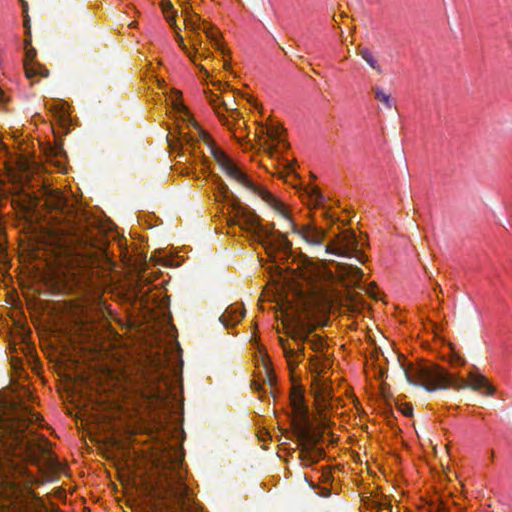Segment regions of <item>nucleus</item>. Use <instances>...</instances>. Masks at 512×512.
<instances>
[{
	"label": "nucleus",
	"instance_id": "20",
	"mask_svg": "<svg viewBox=\"0 0 512 512\" xmlns=\"http://www.w3.org/2000/svg\"><path fill=\"white\" fill-rule=\"evenodd\" d=\"M245 315V309L240 304L229 306L221 316V321L225 326H234L239 323Z\"/></svg>",
	"mask_w": 512,
	"mask_h": 512
},
{
	"label": "nucleus",
	"instance_id": "28",
	"mask_svg": "<svg viewBox=\"0 0 512 512\" xmlns=\"http://www.w3.org/2000/svg\"><path fill=\"white\" fill-rule=\"evenodd\" d=\"M398 409H399V411H400L403 415H405V416H407V417L411 416V415H412V412H413V408H412V406H411L409 403H402V404H400V405L398 406Z\"/></svg>",
	"mask_w": 512,
	"mask_h": 512
},
{
	"label": "nucleus",
	"instance_id": "33",
	"mask_svg": "<svg viewBox=\"0 0 512 512\" xmlns=\"http://www.w3.org/2000/svg\"><path fill=\"white\" fill-rule=\"evenodd\" d=\"M135 22H131L130 26L135 27Z\"/></svg>",
	"mask_w": 512,
	"mask_h": 512
},
{
	"label": "nucleus",
	"instance_id": "23",
	"mask_svg": "<svg viewBox=\"0 0 512 512\" xmlns=\"http://www.w3.org/2000/svg\"><path fill=\"white\" fill-rule=\"evenodd\" d=\"M359 55L363 58V60L366 61V63L374 70L378 71V72H381V67L377 61V59L375 58V56L373 55V53L367 49V48H362L359 50Z\"/></svg>",
	"mask_w": 512,
	"mask_h": 512
},
{
	"label": "nucleus",
	"instance_id": "4",
	"mask_svg": "<svg viewBox=\"0 0 512 512\" xmlns=\"http://www.w3.org/2000/svg\"><path fill=\"white\" fill-rule=\"evenodd\" d=\"M214 185V197L217 202L228 200L227 224L238 226L241 230L250 234L265 249L270 261L274 262L277 270V283L293 278L298 272L292 273L288 266L291 262L305 255L292 256L291 243L280 231L274 230V226H264L260 217L247 205L235 197H230L228 186L216 175L211 177Z\"/></svg>",
	"mask_w": 512,
	"mask_h": 512
},
{
	"label": "nucleus",
	"instance_id": "11",
	"mask_svg": "<svg viewBox=\"0 0 512 512\" xmlns=\"http://www.w3.org/2000/svg\"><path fill=\"white\" fill-rule=\"evenodd\" d=\"M41 198L44 200V206L49 213H55L52 218H65L66 215L71 213V208L67 205V199L63 196L62 192L58 189H52L47 185H43L40 191V196L26 192L22 188V192L19 193L18 197L13 199V203L16 204L22 210V216L29 221H38V207L40 206Z\"/></svg>",
	"mask_w": 512,
	"mask_h": 512
},
{
	"label": "nucleus",
	"instance_id": "30",
	"mask_svg": "<svg viewBox=\"0 0 512 512\" xmlns=\"http://www.w3.org/2000/svg\"><path fill=\"white\" fill-rule=\"evenodd\" d=\"M4 102H5L4 91L2 89H0V103H4Z\"/></svg>",
	"mask_w": 512,
	"mask_h": 512
},
{
	"label": "nucleus",
	"instance_id": "16",
	"mask_svg": "<svg viewBox=\"0 0 512 512\" xmlns=\"http://www.w3.org/2000/svg\"><path fill=\"white\" fill-rule=\"evenodd\" d=\"M286 209L288 211L287 217H284L283 215H279L284 220V225L282 226V228L285 231L283 233L285 236L289 231H291L293 233H297L302 239H304L309 244L322 243V241L324 240V237H325V231L323 229L317 228L310 224L304 225L298 229L292 219L291 211L287 205H286Z\"/></svg>",
	"mask_w": 512,
	"mask_h": 512
},
{
	"label": "nucleus",
	"instance_id": "2",
	"mask_svg": "<svg viewBox=\"0 0 512 512\" xmlns=\"http://www.w3.org/2000/svg\"><path fill=\"white\" fill-rule=\"evenodd\" d=\"M41 427V416L22 403L11 402L0 407V449L6 455L0 464L1 482L7 488L8 497L18 498L36 481L28 463L49 476L64 469L52 452L50 442L38 434Z\"/></svg>",
	"mask_w": 512,
	"mask_h": 512
},
{
	"label": "nucleus",
	"instance_id": "14",
	"mask_svg": "<svg viewBox=\"0 0 512 512\" xmlns=\"http://www.w3.org/2000/svg\"><path fill=\"white\" fill-rule=\"evenodd\" d=\"M110 271L111 263L105 256L91 254L76 259V267L71 275L76 285L85 286L87 281H92L93 275H109Z\"/></svg>",
	"mask_w": 512,
	"mask_h": 512
},
{
	"label": "nucleus",
	"instance_id": "13",
	"mask_svg": "<svg viewBox=\"0 0 512 512\" xmlns=\"http://www.w3.org/2000/svg\"><path fill=\"white\" fill-rule=\"evenodd\" d=\"M205 93L221 124L226 126L239 144L246 149L248 145V141H246L248 133L246 132V123L240 117L239 111L229 107L225 99L220 98L216 93L212 91Z\"/></svg>",
	"mask_w": 512,
	"mask_h": 512
},
{
	"label": "nucleus",
	"instance_id": "15",
	"mask_svg": "<svg viewBox=\"0 0 512 512\" xmlns=\"http://www.w3.org/2000/svg\"><path fill=\"white\" fill-rule=\"evenodd\" d=\"M327 253L342 256H353L361 263L365 262V255L357 249V240L354 232L344 230L326 246Z\"/></svg>",
	"mask_w": 512,
	"mask_h": 512
},
{
	"label": "nucleus",
	"instance_id": "22",
	"mask_svg": "<svg viewBox=\"0 0 512 512\" xmlns=\"http://www.w3.org/2000/svg\"><path fill=\"white\" fill-rule=\"evenodd\" d=\"M299 457L301 460V464L305 467H308V466H311L312 464L316 463L319 460L320 454L315 451L302 449Z\"/></svg>",
	"mask_w": 512,
	"mask_h": 512
},
{
	"label": "nucleus",
	"instance_id": "18",
	"mask_svg": "<svg viewBox=\"0 0 512 512\" xmlns=\"http://www.w3.org/2000/svg\"><path fill=\"white\" fill-rule=\"evenodd\" d=\"M46 105L62 128L67 129L71 125L70 107L67 102L60 99H52Z\"/></svg>",
	"mask_w": 512,
	"mask_h": 512
},
{
	"label": "nucleus",
	"instance_id": "12",
	"mask_svg": "<svg viewBox=\"0 0 512 512\" xmlns=\"http://www.w3.org/2000/svg\"><path fill=\"white\" fill-rule=\"evenodd\" d=\"M255 136L259 148L271 159L283 162L287 173L295 169V163L284 158V153L288 150L289 144L286 138V132L283 127L272 120L266 124H261L256 128Z\"/></svg>",
	"mask_w": 512,
	"mask_h": 512
},
{
	"label": "nucleus",
	"instance_id": "7",
	"mask_svg": "<svg viewBox=\"0 0 512 512\" xmlns=\"http://www.w3.org/2000/svg\"><path fill=\"white\" fill-rule=\"evenodd\" d=\"M404 372L410 383L420 385L428 391L449 387L458 389L469 387L486 396H492L496 391L488 378L475 369L468 373L466 381L448 374L437 365L409 364Z\"/></svg>",
	"mask_w": 512,
	"mask_h": 512
},
{
	"label": "nucleus",
	"instance_id": "17",
	"mask_svg": "<svg viewBox=\"0 0 512 512\" xmlns=\"http://www.w3.org/2000/svg\"><path fill=\"white\" fill-rule=\"evenodd\" d=\"M255 374L259 381L273 384L275 380L274 372L271 366L269 356L263 346L258 345L254 354Z\"/></svg>",
	"mask_w": 512,
	"mask_h": 512
},
{
	"label": "nucleus",
	"instance_id": "6",
	"mask_svg": "<svg viewBox=\"0 0 512 512\" xmlns=\"http://www.w3.org/2000/svg\"><path fill=\"white\" fill-rule=\"evenodd\" d=\"M311 392L314 396L317 415L310 418L304 401V392L293 387L290 392V420L298 437L304 441H316L330 426L332 409V388L328 378L312 379Z\"/></svg>",
	"mask_w": 512,
	"mask_h": 512
},
{
	"label": "nucleus",
	"instance_id": "5",
	"mask_svg": "<svg viewBox=\"0 0 512 512\" xmlns=\"http://www.w3.org/2000/svg\"><path fill=\"white\" fill-rule=\"evenodd\" d=\"M178 3L184 17L186 39L176 32V42L189 60L199 68L201 77L205 80L209 79L211 77L210 69H214L210 64L213 62L212 52L207 42L204 41L203 35L223 55V68L228 70L230 62L226 56L229 51L222 42L219 29L194 13L189 5V0H178Z\"/></svg>",
	"mask_w": 512,
	"mask_h": 512
},
{
	"label": "nucleus",
	"instance_id": "9",
	"mask_svg": "<svg viewBox=\"0 0 512 512\" xmlns=\"http://www.w3.org/2000/svg\"><path fill=\"white\" fill-rule=\"evenodd\" d=\"M65 376L70 381L67 387L68 398L77 409L76 417L85 425L108 423L111 428H115L110 421L113 415L107 413L108 396L94 390L90 381L83 376H77L69 371L65 372Z\"/></svg>",
	"mask_w": 512,
	"mask_h": 512
},
{
	"label": "nucleus",
	"instance_id": "31",
	"mask_svg": "<svg viewBox=\"0 0 512 512\" xmlns=\"http://www.w3.org/2000/svg\"><path fill=\"white\" fill-rule=\"evenodd\" d=\"M437 510H438L439 512H445V511H444V509H443L442 507H440V506H438V507H437Z\"/></svg>",
	"mask_w": 512,
	"mask_h": 512
},
{
	"label": "nucleus",
	"instance_id": "26",
	"mask_svg": "<svg viewBox=\"0 0 512 512\" xmlns=\"http://www.w3.org/2000/svg\"><path fill=\"white\" fill-rule=\"evenodd\" d=\"M161 6L167 20L171 21L174 16L173 4L171 0H161Z\"/></svg>",
	"mask_w": 512,
	"mask_h": 512
},
{
	"label": "nucleus",
	"instance_id": "29",
	"mask_svg": "<svg viewBox=\"0 0 512 512\" xmlns=\"http://www.w3.org/2000/svg\"><path fill=\"white\" fill-rule=\"evenodd\" d=\"M27 47H32V45H31V37L30 36H28L24 40V50L27 49Z\"/></svg>",
	"mask_w": 512,
	"mask_h": 512
},
{
	"label": "nucleus",
	"instance_id": "1",
	"mask_svg": "<svg viewBox=\"0 0 512 512\" xmlns=\"http://www.w3.org/2000/svg\"><path fill=\"white\" fill-rule=\"evenodd\" d=\"M293 278L279 283L284 292L278 300L280 319L291 340L279 338L289 369L294 370L304 359V343L322 353L326 342L319 335L309 334L319 325L332 303L331 287L337 278L343 285L357 286L363 277L360 268L338 263L335 275L322 260L299 257L288 266Z\"/></svg>",
	"mask_w": 512,
	"mask_h": 512
},
{
	"label": "nucleus",
	"instance_id": "8",
	"mask_svg": "<svg viewBox=\"0 0 512 512\" xmlns=\"http://www.w3.org/2000/svg\"><path fill=\"white\" fill-rule=\"evenodd\" d=\"M182 462V452L172 446L165 448L156 460V468L160 474L161 496L173 502L175 506V511L167 512H191L193 498L183 479Z\"/></svg>",
	"mask_w": 512,
	"mask_h": 512
},
{
	"label": "nucleus",
	"instance_id": "10",
	"mask_svg": "<svg viewBox=\"0 0 512 512\" xmlns=\"http://www.w3.org/2000/svg\"><path fill=\"white\" fill-rule=\"evenodd\" d=\"M120 386H123V383H120ZM101 394L108 396L107 403L109 407L107 413L113 415L110 417L111 423L117 420L122 421L130 410L136 413L145 406L148 408L159 407L166 398L165 392L159 388H136L126 381L121 391V403L116 401L113 393H106L104 390Z\"/></svg>",
	"mask_w": 512,
	"mask_h": 512
},
{
	"label": "nucleus",
	"instance_id": "24",
	"mask_svg": "<svg viewBox=\"0 0 512 512\" xmlns=\"http://www.w3.org/2000/svg\"><path fill=\"white\" fill-rule=\"evenodd\" d=\"M375 98L381 102L386 108L390 109L393 106L391 97L384 90L380 88L375 89Z\"/></svg>",
	"mask_w": 512,
	"mask_h": 512
},
{
	"label": "nucleus",
	"instance_id": "32",
	"mask_svg": "<svg viewBox=\"0 0 512 512\" xmlns=\"http://www.w3.org/2000/svg\"><path fill=\"white\" fill-rule=\"evenodd\" d=\"M212 85L216 86V85H219L220 86V83H216V82H213L211 81Z\"/></svg>",
	"mask_w": 512,
	"mask_h": 512
},
{
	"label": "nucleus",
	"instance_id": "27",
	"mask_svg": "<svg viewBox=\"0 0 512 512\" xmlns=\"http://www.w3.org/2000/svg\"><path fill=\"white\" fill-rule=\"evenodd\" d=\"M310 198L314 206H319L322 202V195L320 190L318 188H312Z\"/></svg>",
	"mask_w": 512,
	"mask_h": 512
},
{
	"label": "nucleus",
	"instance_id": "25",
	"mask_svg": "<svg viewBox=\"0 0 512 512\" xmlns=\"http://www.w3.org/2000/svg\"><path fill=\"white\" fill-rule=\"evenodd\" d=\"M36 56H37V52L34 47H27V49H25V57H24V61H23V66L28 65L29 71L31 70V68H30L31 63L39 62L36 59Z\"/></svg>",
	"mask_w": 512,
	"mask_h": 512
},
{
	"label": "nucleus",
	"instance_id": "21",
	"mask_svg": "<svg viewBox=\"0 0 512 512\" xmlns=\"http://www.w3.org/2000/svg\"><path fill=\"white\" fill-rule=\"evenodd\" d=\"M25 77L30 81L31 84L39 82L42 78H46L49 75L48 69L40 62L31 63L28 70V65H24Z\"/></svg>",
	"mask_w": 512,
	"mask_h": 512
},
{
	"label": "nucleus",
	"instance_id": "3",
	"mask_svg": "<svg viewBox=\"0 0 512 512\" xmlns=\"http://www.w3.org/2000/svg\"><path fill=\"white\" fill-rule=\"evenodd\" d=\"M166 102L178 129L180 151L178 163L188 164L191 169L200 168L205 174L208 169L206 152L214 159L221 172L240 188L259 197L277 215L287 217L286 204L268 191L264 186L255 183L244 168L227 155L214 141L211 135L195 120L189 108L183 103L182 92L170 88L164 92Z\"/></svg>",
	"mask_w": 512,
	"mask_h": 512
},
{
	"label": "nucleus",
	"instance_id": "19",
	"mask_svg": "<svg viewBox=\"0 0 512 512\" xmlns=\"http://www.w3.org/2000/svg\"><path fill=\"white\" fill-rule=\"evenodd\" d=\"M332 365V361L328 356L316 354L310 358V370L312 379L327 378L326 374Z\"/></svg>",
	"mask_w": 512,
	"mask_h": 512
}]
</instances>
